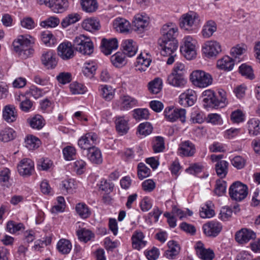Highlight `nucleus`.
<instances>
[{
	"label": "nucleus",
	"mask_w": 260,
	"mask_h": 260,
	"mask_svg": "<svg viewBox=\"0 0 260 260\" xmlns=\"http://www.w3.org/2000/svg\"><path fill=\"white\" fill-rule=\"evenodd\" d=\"M159 49L161 55L169 57L167 63L172 64L174 62L175 52L178 48V43L176 39L167 40L166 39H159L158 40Z\"/></svg>",
	"instance_id": "1"
},
{
	"label": "nucleus",
	"mask_w": 260,
	"mask_h": 260,
	"mask_svg": "<svg viewBox=\"0 0 260 260\" xmlns=\"http://www.w3.org/2000/svg\"><path fill=\"white\" fill-rule=\"evenodd\" d=\"M190 80L194 86L199 88H205L212 84L213 78L209 73L197 70L191 73Z\"/></svg>",
	"instance_id": "2"
},
{
	"label": "nucleus",
	"mask_w": 260,
	"mask_h": 260,
	"mask_svg": "<svg viewBox=\"0 0 260 260\" xmlns=\"http://www.w3.org/2000/svg\"><path fill=\"white\" fill-rule=\"evenodd\" d=\"M74 49L83 55H89L94 50V46L91 39L84 35L76 37L73 41Z\"/></svg>",
	"instance_id": "3"
},
{
	"label": "nucleus",
	"mask_w": 260,
	"mask_h": 260,
	"mask_svg": "<svg viewBox=\"0 0 260 260\" xmlns=\"http://www.w3.org/2000/svg\"><path fill=\"white\" fill-rule=\"evenodd\" d=\"M14 50L22 58H26L33 53L30 47V41L23 36H20L13 43Z\"/></svg>",
	"instance_id": "4"
},
{
	"label": "nucleus",
	"mask_w": 260,
	"mask_h": 260,
	"mask_svg": "<svg viewBox=\"0 0 260 260\" xmlns=\"http://www.w3.org/2000/svg\"><path fill=\"white\" fill-rule=\"evenodd\" d=\"M200 22L199 15L194 11H189L181 16L180 26L185 30H190L197 27Z\"/></svg>",
	"instance_id": "5"
},
{
	"label": "nucleus",
	"mask_w": 260,
	"mask_h": 260,
	"mask_svg": "<svg viewBox=\"0 0 260 260\" xmlns=\"http://www.w3.org/2000/svg\"><path fill=\"white\" fill-rule=\"evenodd\" d=\"M229 194L232 200L240 202L247 197L248 187L246 185L241 182L236 181L231 185Z\"/></svg>",
	"instance_id": "6"
},
{
	"label": "nucleus",
	"mask_w": 260,
	"mask_h": 260,
	"mask_svg": "<svg viewBox=\"0 0 260 260\" xmlns=\"http://www.w3.org/2000/svg\"><path fill=\"white\" fill-rule=\"evenodd\" d=\"M202 51L207 57H215L221 51V45L216 41H207L203 44Z\"/></svg>",
	"instance_id": "7"
},
{
	"label": "nucleus",
	"mask_w": 260,
	"mask_h": 260,
	"mask_svg": "<svg viewBox=\"0 0 260 260\" xmlns=\"http://www.w3.org/2000/svg\"><path fill=\"white\" fill-rule=\"evenodd\" d=\"M193 39L190 36L184 39V44L180 47V52L188 60L192 59L196 55L195 46L192 42Z\"/></svg>",
	"instance_id": "8"
},
{
	"label": "nucleus",
	"mask_w": 260,
	"mask_h": 260,
	"mask_svg": "<svg viewBox=\"0 0 260 260\" xmlns=\"http://www.w3.org/2000/svg\"><path fill=\"white\" fill-rule=\"evenodd\" d=\"M98 140V136L94 133H88L82 136L78 140L79 147L83 150L90 149L94 147Z\"/></svg>",
	"instance_id": "9"
},
{
	"label": "nucleus",
	"mask_w": 260,
	"mask_h": 260,
	"mask_svg": "<svg viewBox=\"0 0 260 260\" xmlns=\"http://www.w3.org/2000/svg\"><path fill=\"white\" fill-rule=\"evenodd\" d=\"M73 44L71 42H64L61 43L57 47L58 56L63 60H67L74 56Z\"/></svg>",
	"instance_id": "10"
},
{
	"label": "nucleus",
	"mask_w": 260,
	"mask_h": 260,
	"mask_svg": "<svg viewBox=\"0 0 260 260\" xmlns=\"http://www.w3.org/2000/svg\"><path fill=\"white\" fill-rule=\"evenodd\" d=\"M256 238V234L251 230L243 228L237 231L235 235V239L240 244H244L250 240Z\"/></svg>",
	"instance_id": "11"
},
{
	"label": "nucleus",
	"mask_w": 260,
	"mask_h": 260,
	"mask_svg": "<svg viewBox=\"0 0 260 260\" xmlns=\"http://www.w3.org/2000/svg\"><path fill=\"white\" fill-rule=\"evenodd\" d=\"M196 101V93L191 89L186 90L179 97V103L184 107L192 106L194 104Z\"/></svg>",
	"instance_id": "12"
},
{
	"label": "nucleus",
	"mask_w": 260,
	"mask_h": 260,
	"mask_svg": "<svg viewBox=\"0 0 260 260\" xmlns=\"http://www.w3.org/2000/svg\"><path fill=\"white\" fill-rule=\"evenodd\" d=\"M203 229L206 236L215 237L221 232L222 225L217 221H211L204 224Z\"/></svg>",
	"instance_id": "13"
},
{
	"label": "nucleus",
	"mask_w": 260,
	"mask_h": 260,
	"mask_svg": "<svg viewBox=\"0 0 260 260\" xmlns=\"http://www.w3.org/2000/svg\"><path fill=\"white\" fill-rule=\"evenodd\" d=\"M41 61L47 69H54L57 64L55 53L52 50L44 52L41 56Z\"/></svg>",
	"instance_id": "14"
},
{
	"label": "nucleus",
	"mask_w": 260,
	"mask_h": 260,
	"mask_svg": "<svg viewBox=\"0 0 260 260\" xmlns=\"http://www.w3.org/2000/svg\"><path fill=\"white\" fill-rule=\"evenodd\" d=\"M149 24V17L145 14H138L133 21V29L135 31L143 32Z\"/></svg>",
	"instance_id": "15"
},
{
	"label": "nucleus",
	"mask_w": 260,
	"mask_h": 260,
	"mask_svg": "<svg viewBox=\"0 0 260 260\" xmlns=\"http://www.w3.org/2000/svg\"><path fill=\"white\" fill-rule=\"evenodd\" d=\"M196 253L199 257L203 260H212L214 257L213 251L210 249H206L201 241L197 243L195 247Z\"/></svg>",
	"instance_id": "16"
},
{
	"label": "nucleus",
	"mask_w": 260,
	"mask_h": 260,
	"mask_svg": "<svg viewBox=\"0 0 260 260\" xmlns=\"http://www.w3.org/2000/svg\"><path fill=\"white\" fill-rule=\"evenodd\" d=\"M34 164L30 159H22L17 166L18 171L21 176H29L34 170Z\"/></svg>",
	"instance_id": "17"
},
{
	"label": "nucleus",
	"mask_w": 260,
	"mask_h": 260,
	"mask_svg": "<svg viewBox=\"0 0 260 260\" xmlns=\"http://www.w3.org/2000/svg\"><path fill=\"white\" fill-rule=\"evenodd\" d=\"M101 47L102 51L105 55H109L112 53L113 50H115L117 48V40L115 38L109 40L104 38L102 40Z\"/></svg>",
	"instance_id": "18"
},
{
	"label": "nucleus",
	"mask_w": 260,
	"mask_h": 260,
	"mask_svg": "<svg viewBox=\"0 0 260 260\" xmlns=\"http://www.w3.org/2000/svg\"><path fill=\"white\" fill-rule=\"evenodd\" d=\"M203 105L206 108H217L216 96L212 90H206L202 93Z\"/></svg>",
	"instance_id": "19"
},
{
	"label": "nucleus",
	"mask_w": 260,
	"mask_h": 260,
	"mask_svg": "<svg viewBox=\"0 0 260 260\" xmlns=\"http://www.w3.org/2000/svg\"><path fill=\"white\" fill-rule=\"evenodd\" d=\"M179 151L180 155L189 157L194 155L196 152V149L194 144L187 140L180 144Z\"/></svg>",
	"instance_id": "20"
},
{
	"label": "nucleus",
	"mask_w": 260,
	"mask_h": 260,
	"mask_svg": "<svg viewBox=\"0 0 260 260\" xmlns=\"http://www.w3.org/2000/svg\"><path fill=\"white\" fill-rule=\"evenodd\" d=\"M177 30V28L173 23L165 24L161 29L162 36L159 39L165 38L167 40L176 39V36Z\"/></svg>",
	"instance_id": "21"
},
{
	"label": "nucleus",
	"mask_w": 260,
	"mask_h": 260,
	"mask_svg": "<svg viewBox=\"0 0 260 260\" xmlns=\"http://www.w3.org/2000/svg\"><path fill=\"white\" fill-rule=\"evenodd\" d=\"M48 6L55 13H62L67 9L69 3L68 0H49Z\"/></svg>",
	"instance_id": "22"
},
{
	"label": "nucleus",
	"mask_w": 260,
	"mask_h": 260,
	"mask_svg": "<svg viewBox=\"0 0 260 260\" xmlns=\"http://www.w3.org/2000/svg\"><path fill=\"white\" fill-rule=\"evenodd\" d=\"M122 46L123 49V53L129 57L135 55L137 51V46L133 40L128 39L123 41Z\"/></svg>",
	"instance_id": "23"
},
{
	"label": "nucleus",
	"mask_w": 260,
	"mask_h": 260,
	"mask_svg": "<svg viewBox=\"0 0 260 260\" xmlns=\"http://www.w3.org/2000/svg\"><path fill=\"white\" fill-rule=\"evenodd\" d=\"M217 30V25L215 21L210 20L203 25L201 34L204 38L211 37Z\"/></svg>",
	"instance_id": "24"
},
{
	"label": "nucleus",
	"mask_w": 260,
	"mask_h": 260,
	"mask_svg": "<svg viewBox=\"0 0 260 260\" xmlns=\"http://www.w3.org/2000/svg\"><path fill=\"white\" fill-rule=\"evenodd\" d=\"M151 59L148 54L146 53L143 55L142 53L137 57L136 67L137 70L141 72L145 71L150 66Z\"/></svg>",
	"instance_id": "25"
},
{
	"label": "nucleus",
	"mask_w": 260,
	"mask_h": 260,
	"mask_svg": "<svg viewBox=\"0 0 260 260\" xmlns=\"http://www.w3.org/2000/svg\"><path fill=\"white\" fill-rule=\"evenodd\" d=\"M87 156L93 164L99 165L103 162V157L101 150L96 147H91L88 150Z\"/></svg>",
	"instance_id": "26"
},
{
	"label": "nucleus",
	"mask_w": 260,
	"mask_h": 260,
	"mask_svg": "<svg viewBox=\"0 0 260 260\" xmlns=\"http://www.w3.org/2000/svg\"><path fill=\"white\" fill-rule=\"evenodd\" d=\"M235 61L233 58L224 56L217 61V67L219 69L229 71L233 69Z\"/></svg>",
	"instance_id": "27"
},
{
	"label": "nucleus",
	"mask_w": 260,
	"mask_h": 260,
	"mask_svg": "<svg viewBox=\"0 0 260 260\" xmlns=\"http://www.w3.org/2000/svg\"><path fill=\"white\" fill-rule=\"evenodd\" d=\"M3 115L4 119L8 122H12L16 120L17 117V111L13 105H8L5 106Z\"/></svg>",
	"instance_id": "28"
},
{
	"label": "nucleus",
	"mask_w": 260,
	"mask_h": 260,
	"mask_svg": "<svg viewBox=\"0 0 260 260\" xmlns=\"http://www.w3.org/2000/svg\"><path fill=\"white\" fill-rule=\"evenodd\" d=\"M167 81L170 85L176 87H183L187 83V80L185 77L174 74H170L168 77Z\"/></svg>",
	"instance_id": "29"
},
{
	"label": "nucleus",
	"mask_w": 260,
	"mask_h": 260,
	"mask_svg": "<svg viewBox=\"0 0 260 260\" xmlns=\"http://www.w3.org/2000/svg\"><path fill=\"white\" fill-rule=\"evenodd\" d=\"M144 234L141 232H136L132 237V245L134 248L140 250L145 247L147 242L143 240Z\"/></svg>",
	"instance_id": "30"
},
{
	"label": "nucleus",
	"mask_w": 260,
	"mask_h": 260,
	"mask_svg": "<svg viewBox=\"0 0 260 260\" xmlns=\"http://www.w3.org/2000/svg\"><path fill=\"white\" fill-rule=\"evenodd\" d=\"M72 248V244L70 240L66 239H60L57 244L56 249L57 251L61 254H68Z\"/></svg>",
	"instance_id": "31"
},
{
	"label": "nucleus",
	"mask_w": 260,
	"mask_h": 260,
	"mask_svg": "<svg viewBox=\"0 0 260 260\" xmlns=\"http://www.w3.org/2000/svg\"><path fill=\"white\" fill-rule=\"evenodd\" d=\"M82 26L83 29L90 32L98 30L101 27L99 21L91 18L84 20L82 23Z\"/></svg>",
	"instance_id": "32"
},
{
	"label": "nucleus",
	"mask_w": 260,
	"mask_h": 260,
	"mask_svg": "<svg viewBox=\"0 0 260 260\" xmlns=\"http://www.w3.org/2000/svg\"><path fill=\"white\" fill-rule=\"evenodd\" d=\"M116 129L121 135L126 134L129 130L128 120L124 117H117L115 120Z\"/></svg>",
	"instance_id": "33"
},
{
	"label": "nucleus",
	"mask_w": 260,
	"mask_h": 260,
	"mask_svg": "<svg viewBox=\"0 0 260 260\" xmlns=\"http://www.w3.org/2000/svg\"><path fill=\"white\" fill-rule=\"evenodd\" d=\"M168 245L169 249L166 251L165 255L169 259H173L179 253L180 246L174 241H169Z\"/></svg>",
	"instance_id": "34"
},
{
	"label": "nucleus",
	"mask_w": 260,
	"mask_h": 260,
	"mask_svg": "<svg viewBox=\"0 0 260 260\" xmlns=\"http://www.w3.org/2000/svg\"><path fill=\"white\" fill-rule=\"evenodd\" d=\"M27 122L31 128L38 130L42 129L45 124V121L43 117L39 114L28 118Z\"/></svg>",
	"instance_id": "35"
},
{
	"label": "nucleus",
	"mask_w": 260,
	"mask_h": 260,
	"mask_svg": "<svg viewBox=\"0 0 260 260\" xmlns=\"http://www.w3.org/2000/svg\"><path fill=\"white\" fill-rule=\"evenodd\" d=\"M229 163L225 160H221L217 162L215 165L216 173L221 178H224L228 172Z\"/></svg>",
	"instance_id": "36"
},
{
	"label": "nucleus",
	"mask_w": 260,
	"mask_h": 260,
	"mask_svg": "<svg viewBox=\"0 0 260 260\" xmlns=\"http://www.w3.org/2000/svg\"><path fill=\"white\" fill-rule=\"evenodd\" d=\"M100 92V95L105 100L110 101L114 98L115 89H113L111 86L102 85Z\"/></svg>",
	"instance_id": "37"
},
{
	"label": "nucleus",
	"mask_w": 260,
	"mask_h": 260,
	"mask_svg": "<svg viewBox=\"0 0 260 260\" xmlns=\"http://www.w3.org/2000/svg\"><path fill=\"white\" fill-rule=\"evenodd\" d=\"M249 133L253 136L260 134V120L253 118L249 119L247 122Z\"/></svg>",
	"instance_id": "38"
},
{
	"label": "nucleus",
	"mask_w": 260,
	"mask_h": 260,
	"mask_svg": "<svg viewBox=\"0 0 260 260\" xmlns=\"http://www.w3.org/2000/svg\"><path fill=\"white\" fill-rule=\"evenodd\" d=\"M15 137L16 133L12 128L6 127L0 131V140L2 142H9Z\"/></svg>",
	"instance_id": "39"
},
{
	"label": "nucleus",
	"mask_w": 260,
	"mask_h": 260,
	"mask_svg": "<svg viewBox=\"0 0 260 260\" xmlns=\"http://www.w3.org/2000/svg\"><path fill=\"white\" fill-rule=\"evenodd\" d=\"M121 108L128 110L137 106L138 101L135 98L129 95H124L120 98Z\"/></svg>",
	"instance_id": "40"
},
{
	"label": "nucleus",
	"mask_w": 260,
	"mask_h": 260,
	"mask_svg": "<svg viewBox=\"0 0 260 260\" xmlns=\"http://www.w3.org/2000/svg\"><path fill=\"white\" fill-rule=\"evenodd\" d=\"M16 101L20 102L19 106L20 109L24 112H28L32 106V102L27 99L23 94H20L16 98Z\"/></svg>",
	"instance_id": "41"
},
{
	"label": "nucleus",
	"mask_w": 260,
	"mask_h": 260,
	"mask_svg": "<svg viewBox=\"0 0 260 260\" xmlns=\"http://www.w3.org/2000/svg\"><path fill=\"white\" fill-rule=\"evenodd\" d=\"M96 69L97 68L94 62H86L84 64V66L82 68V73L86 77L91 79L93 77Z\"/></svg>",
	"instance_id": "42"
},
{
	"label": "nucleus",
	"mask_w": 260,
	"mask_h": 260,
	"mask_svg": "<svg viewBox=\"0 0 260 260\" xmlns=\"http://www.w3.org/2000/svg\"><path fill=\"white\" fill-rule=\"evenodd\" d=\"M211 202H207L202 208L200 212V216L203 218H211L213 217L215 212L212 207Z\"/></svg>",
	"instance_id": "43"
},
{
	"label": "nucleus",
	"mask_w": 260,
	"mask_h": 260,
	"mask_svg": "<svg viewBox=\"0 0 260 260\" xmlns=\"http://www.w3.org/2000/svg\"><path fill=\"white\" fill-rule=\"evenodd\" d=\"M81 5L83 10L88 13L95 11L98 7L96 0H81Z\"/></svg>",
	"instance_id": "44"
},
{
	"label": "nucleus",
	"mask_w": 260,
	"mask_h": 260,
	"mask_svg": "<svg viewBox=\"0 0 260 260\" xmlns=\"http://www.w3.org/2000/svg\"><path fill=\"white\" fill-rule=\"evenodd\" d=\"M75 209L77 214L82 218H87L91 215L90 209L84 203H78Z\"/></svg>",
	"instance_id": "45"
},
{
	"label": "nucleus",
	"mask_w": 260,
	"mask_h": 260,
	"mask_svg": "<svg viewBox=\"0 0 260 260\" xmlns=\"http://www.w3.org/2000/svg\"><path fill=\"white\" fill-rule=\"evenodd\" d=\"M40 140L32 135H28L25 139V145L29 150H34L39 147Z\"/></svg>",
	"instance_id": "46"
},
{
	"label": "nucleus",
	"mask_w": 260,
	"mask_h": 260,
	"mask_svg": "<svg viewBox=\"0 0 260 260\" xmlns=\"http://www.w3.org/2000/svg\"><path fill=\"white\" fill-rule=\"evenodd\" d=\"M162 82L161 79L157 78L148 83V89L153 94L159 93L162 89Z\"/></svg>",
	"instance_id": "47"
},
{
	"label": "nucleus",
	"mask_w": 260,
	"mask_h": 260,
	"mask_svg": "<svg viewBox=\"0 0 260 260\" xmlns=\"http://www.w3.org/2000/svg\"><path fill=\"white\" fill-rule=\"evenodd\" d=\"M80 19V15L77 13H72L69 14L63 18L61 22L62 26L66 28L69 25L74 24L79 21Z\"/></svg>",
	"instance_id": "48"
},
{
	"label": "nucleus",
	"mask_w": 260,
	"mask_h": 260,
	"mask_svg": "<svg viewBox=\"0 0 260 260\" xmlns=\"http://www.w3.org/2000/svg\"><path fill=\"white\" fill-rule=\"evenodd\" d=\"M152 148L155 153H160L164 151L165 148L164 138L160 136L156 137L153 142Z\"/></svg>",
	"instance_id": "49"
},
{
	"label": "nucleus",
	"mask_w": 260,
	"mask_h": 260,
	"mask_svg": "<svg viewBox=\"0 0 260 260\" xmlns=\"http://www.w3.org/2000/svg\"><path fill=\"white\" fill-rule=\"evenodd\" d=\"M70 90L73 94H83L86 91V88L82 84L73 82L70 84Z\"/></svg>",
	"instance_id": "50"
},
{
	"label": "nucleus",
	"mask_w": 260,
	"mask_h": 260,
	"mask_svg": "<svg viewBox=\"0 0 260 260\" xmlns=\"http://www.w3.org/2000/svg\"><path fill=\"white\" fill-rule=\"evenodd\" d=\"M216 100V107L218 108H223L228 104V100L226 98V93L225 91L222 89L219 90L218 95H215Z\"/></svg>",
	"instance_id": "51"
},
{
	"label": "nucleus",
	"mask_w": 260,
	"mask_h": 260,
	"mask_svg": "<svg viewBox=\"0 0 260 260\" xmlns=\"http://www.w3.org/2000/svg\"><path fill=\"white\" fill-rule=\"evenodd\" d=\"M239 70L242 76L250 80L254 79V75L251 66L244 63L240 66Z\"/></svg>",
	"instance_id": "52"
},
{
	"label": "nucleus",
	"mask_w": 260,
	"mask_h": 260,
	"mask_svg": "<svg viewBox=\"0 0 260 260\" xmlns=\"http://www.w3.org/2000/svg\"><path fill=\"white\" fill-rule=\"evenodd\" d=\"M152 125L148 122L142 123L139 124L137 128V133L144 137L150 134L152 131Z\"/></svg>",
	"instance_id": "53"
},
{
	"label": "nucleus",
	"mask_w": 260,
	"mask_h": 260,
	"mask_svg": "<svg viewBox=\"0 0 260 260\" xmlns=\"http://www.w3.org/2000/svg\"><path fill=\"white\" fill-rule=\"evenodd\" d=\"M77 235L80 241L87 242L94 237V234L89 230L82 229L77 232Z\"/></svg>",
	"instance_id": "54"
},
{
	"label": "nucleus",
	"mask_w": 260,
	"mask_h": 260,
	"mask_svg": "<svg viewBox=\"0 0 260 260\" xmlns=\"http://www.w3.org/2000/svg\"><path fill=\"white\" fill-rule=\"evenodd\" d=\"M125 54L123 53L118 52L111 57L112 64L116 67L122 66L125 62Z\"/></svg>",
	"instance_id": "55"
},
{
	"label": "nucleus",
	"mask_w": 260,
	"mask_h": 260,
	"mask_svg": "<svg viewBox=\"0 0 260 260\" xmlns=\"http://www.w3.org/2000/svg\"><path fill=\"white\" fill-rule=\"evenodd\" d=\"M114 25L117 30L121 32H127L129 30V23L125 19L117 18L115 20Z\"/></svg>",
	"instance_id": "56"
},
{
	"label": "nucleus",
	"mask_w": 260,
	"mask_h": 260,
	"mask_svg": "<svg viewBox=\"0 0 260 260\" xmlns=\"http://www.w3.org/2000/svg\"><path fill=\"white\" fill-rule=\"evenodd\" d=\"M230 119L233 123H239L244 121L245 115L241 110L237 109L231 113Z\"/></svg>",
	"instance_id": "57"
},
{
	"label": "nucleus",
	"mask_w": 260,
	"mask_h": 260,
	"mask_svg": "<svg viewBox=\"0 0 260 260\" xmlns=\"http://www.w3.org/2000/svg\"><path fill=\"white\" fill-rule=\"evenodd\" d=\"M64 158L67 160H71L75 159L76 155V150L75 147L68 146L62 150Z\"/></svg>",
	"instance_id": "58"
},
{
	"label": "nucleus",
	"mask_w": 260,
	"mask_h": 260,
	"mask_svg": "<svg viewBox=\"0 0 260 260\" xmlns=\"http://www.w3.org/2000/svg\"><path fill=\"white\" fill-rule=\"evenodd\" d=\"M41 39L43 42L47 46H53L55 42L53 35L48 31H45L42 33Z\"/></svg>",
	"instance_id": "59"
},
{
	"label": "nucleus",
	"mask_w": 260,
	"mask_h": 260,
	"mask_svg": "<svg viewBox=\"0 0 260 260\" xmlns=\"http://www.w3.org/2000/svg\"><path fill=\"white\" fill-rule=\"evenodd\" d=\"M226 181L220 179L216 180L214 192L217 196H221L223 195L226 191Z\"/></svg>",
	"instance_id": "60"
},
{
	"label": "nucleus",
	"mask_w": 260,
	"mask_h": 260,
	"mask_svg": "<svg viewBox=\"0 0 260 260\" xmlns=\"http://www.w3.org/2000/svg\"><path fill=\"white\" fill-rule=\"evenodd\" d=\"M151 170L144 164L140 163L138 166V176L140 179L142 180L148 177L150 174Z\"/></svg>",
	"instance_id": "61"
},
{
	"label": "nucleus",
	"mask_w": 260,
	"mask_h": 260,
	"mask_svg": "<svg viewBox=\"0 0 260 260\" xmlns=\"http://www.w3.org/2000/svg\"><path fill=\"white\" fill-rule=\"evenodd\" d=\"M164 115L166 119L170 122H174L177 120L176 108L168 107L164 111Z\"/></svg>",
	"instance_id": "62"
},
{
	"label": "nucleus",
	"mask_w": 260,
	"mask_h": 260,
	"mask_svg": "<svg viewBox=\"0 0 260 260\" xmlns=\"http://www.w3.org/2000/svg\"><path fill=\"white\" fill-rule=\"evenodd\" d=\"M245 51L244 48L239 45H237L231 49V54L235 61L239 62L240 61V56L244 53Z\"/></svg>",
	"instance_id": "63"
},
{
	"label": "nucleus",
	"mask_w": 260,
	"mask_h": 260,
	"mask_svg": "<svg viewBox=\"0 0 260 260\" xmlns=\"http://www.w3.org/2000/svg\"><path fill=\"white\" fill-rule=\"evenodd\" d=\"M133 116L137 120L147 119L149 117V111L146 109H135Z\"/></svg>",
	"instance_id": "64"
}]
</instances>
